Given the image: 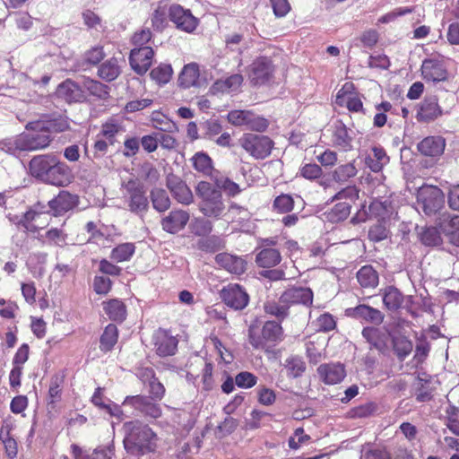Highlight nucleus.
<instances>
[{
  "instance_id": "f257e3e1",
  "label": "nucleus",
  "mask_w": 459,
  "mask_h": 459,
  "mask_svg": "<svg viewBox=\"0 0 459 459\" xmlns=\"http://www.w3.org/2000/svg\"><path fill=\"white\" fill-rule=\"evenodd\" d=\"M124 446L130 455L142 456L157 450L159 437L148 425L128 421L124 424Z\"/></svg>"
},
{
  "instance_id": "f03ea898",
  "label": "nucleus",
  "mask_w": 459,
  "mask_h": 459,
  "mask_svg": "<svg viewBox=\"0 0 459 459\" xmlns=\"http://www.w3.org/2000/svg\"><path fill=\"white\" fill-rule=\"evenodd\" d=\"M199 203V211L206 217L219 219L224 212L226 206L222 199L221 191L212 183L201 181L195 187Z\"/></svg>"
},
{
  "instance_id": "7ed1b4c3",
  "label": "nucleus",
  "mask_w": 459,
  "mask_h": 459,
  "mask_svg": "<svg viewBox=\"0 0 459 459\" xmlns=\"http://www.w3.org/2000/svg\"><path fill=\"white\" fill-rule=\"evenodd\" d=\"M445 205L443 191L435 186H422L417 192L416 209L428 216L438 212Z\"/></svg>"
},
{
  "instance_id": "20e7f679",
  "label": "nucleus",
  "mask_w": 459,
  "mask_h": 459,
  "mask_svg": "<svg viewBox=\"0 0 459 459\" xmlns=\"http://www.w3.org/2000/svg\"><path fill=\"white\" fill-rule=\"evenodd\" d=\"M240 146L256 160L265 159L271 154L273 141L265 135L244 134L239 139Z\"/></svg>"
},
{
  "instance_id": "39448f33",
  "label": "nucleus",
  "mask_w": 459,
  "mask_h": 459,
  "mask_svg": "<svg viewBox=\"0 0 459 459\" xmlns=\"http://www.w3.org/2000/svg\"><path fill=\"white\" fill-rule=\"evenodd\" d=\"M229 123L235 126H245L247 129L264 132L268 121L249 110H232L227 115Z\"/></svg>"
},
{
  "instance_id": "423d86ee",
  "label": "nucleus",
  "mask_w": 459,
  "mask_h": 459,
  "mask_svg": "<svg viewBox=\"0 0 459 459\" xmlns=\"http://www.w3.org/2000/svg\"><path fill=\"white\" fill-rule=\"evenodd\" d=\"M421 74L424 80L432 82H445L448 79L446 61L441 56L425 59L421 65Z\"/></svg>"
},
{
  "instance_id": "0eeeda50",
  "label": "nucleus",
  "mask_w": 459,
  "mask_h": 459,
  "mask_svg": "<svg viewBox=\"0 0 459 459\" xmlns=\"http://www.w3.org/2000/svg\"><path fill=\"white\" fill-rule=\"evenodd\" d=\"M221 298L229 307L234 310L244 309L249 301V296L243 287L230 283L221 290Z\"/></svg>"
},
{
  "instance_id": "6e6552de",
  "label": "nucleus",
  "mask_w": 459,
  "mask_h": 459,
  "mask_svg": "<svg viewBox=\"0 0 459 459\" xmlns=\"http://www.w3.org/2000/svg\"><path fill=\"white\" fill-rule=\"evenodd\" d=\"M169 17L177 29L187 33L193 32L199 23L189 9L179 4H173L169 8Z\"/></svg>"
},
{
  "instance_id": "1a4fd4ad",
  "label": "nucleus",
  "mask_w": 459,
  "mask_h": 459,
  "mask_svg": "<svg viewBox=\"0 0 459 459\" xmlns=\"http://www.w3.org/2000/svg\"><path fill=\"white\" fill-rule=\"evenodd\" d=\"M124 195L129 198L130 211L133 212H142L148 205L147 198L144 195L142 186L134 179H130L123 184Z\"/></svg>"
},
{
  "instance_id": "9d476101",
  "label": "nucleus",
  "mask_w": 459,
  "mask_h": 459,
  "mask_svg": "<svg viewBox=\"0 0 459 459\" xmlns=\"http://www.w3.org/2000/svg\"><path fill=\"white\" fill-rule=\"evenodd\" d=\"M282 329L280 324L274 321L266 322L262 329V338L255 337L252 329L249 330V342L256 349H263L265 342H277L281 339Z\"/></svg>"
},
{
  "instance_id": "9b49d317",
  "label": "nucleus",
  "mask_w": 459,
  "mask_h": 459,
  "mask_svg": "<svg viewBox=\"0 0 459 459\" xmlns=\"http://www.w3.org/2000/svg\"><path fill=\"white\" fill-rule=\"evenodd\" d=\"M313 291L310 288L294 286L287 289L281 295V302L287 304L289 307L292 305L309 307L313 302Z\"/></svg>"
},
{
  "instance_id": "f8f14e48",
  "label": "nucleus",
  "mask_w": 459,
  "mask_h": 459,
  "mask_svg": "<svg viewBox=\"0 0 459 459\" xmlns=\"http://www.w3.org/2000/svg\"><path fill=\"white\" fill-rule=\"evenodd\" d=\"M355 132L348 128L342 121L334 122L333 126L332 143L336 148L348 152L353 148Z\"/></svg>"
},
{
  "instance_id": "ddd939ff",
  "label": "nucleus",
  "mask_w": 459,
  "mask_h": 459,
  "mask_svg": "<svg viewBox=\"0 0 459 459\" xmlns=\"http://www.w3.org/2000/svg\"><path fill=\"white\" fill-rule=\"evenodd\" d=\"M123 405H130L146 417L157 419L161 416V409L160 405L152 402L150 398L145 396H127L125 399Z\"/></svg>"
},
{
  "instance_id": "4468645a",
  "label": "nucleus",
  "mask_w": 459,
  "mask_h": 459,
  "mask_svg": "<svg viewBox=\"0 0 459 459\" xmlns=\"http://www.w3.org/2000/svg\"><path fill=\"white\" fill-rule=\"evenodd\" d=\"M442 113L437 98L429 96L419 104L416 118L419 122L429 123L438 118Z\"/></svg>"
},
{
  "instance_id": "2eb2a0df",
  "label": "nucleus",
  "mask_w": 459,
  "mask_h": 459,
  "mask_svg": "<svg viewBox=\"0 0 459 459\" xmlns=\"http://www.w3.org/2000/svg\"><path fill=\"white\" fill-rule=\"evenodd\" d=\"M154 52L150 47H140L131 50L130 65L134 71L143 74L150 68Z\"/></svg>"
},
{
  "instance_id": "dca6fc26",
  "label": "nucleus",
  "mask_w": 459,
  "mask_h": 459,
  "mask_svg": "<svg viewBox=\"0 0 459 459\" xmlns=\"http://www.w3.org/2000/svg\"><path fill=\"white\" fill-rule=\"evenodd\" d=\"M189 219L190 215L186 211L181 209L172 210L161 220V226L165 231L176 234L186 227Z\"/></svg>"
},
{
  "instance_id": "f3484780",
  "label": "nucleus",
  "mask_w": 459,
  "mask_h": 459,
  "mask_svg": "<svg viewBox=\"0 0 459 459\" xmlns=\"http://www.w3.org/2000/svg\"><path fill=\"white\" fill-rule=\"evenodd\" d=\"M50 215L48 212H38L35 209H30L23 214L20 224L24 227L25 230L36 232L48 225Z\"/></svg>"
},
{
  "instance_id": "a211bd4d",
  "label": "nucleus",
  "mask_w": 459,
  "mask_h": 459,
  "mask_svg": "<svg viewBox=\"0 0 459 459\" xmlns=\"http://www.w3.org/2000/svg\"><path fill=\"white\" fill-rule=\"evenodd\" d=\"M273 65L270 59L261 57L251 65L249 78L254 84H264L273 74Z\"/></svg>"
},
{
  "instance_id": "6ab92c4d",
  "label": "nucleus",
  "mask_w": 459,
  "mask_h": 459,
  "mask_svg": "<svg viewBox=\"0 0 459 459\" xmlns=\"http://www.w3.org/2000/svg\"><path fill=\"white\" fill-rule=\"evenodd\" d=\"M320 379L326 385H335L346 376L344 367L341 363L322 364L317 368Z\"/></svg>"
},
{
  "instance_id": "aec40b11",
  "label": "nucleus",
  "mask_w": 459,
  "mask_h": 459,
  "mask_svg": "<svg viewBox=\"0 0 459 459\" xmlns=\"http://www.w3.org/2000/svg\"><path fill=\"white\" fill-rule=\"evenodd\" d=\"M70 177L68 166L55 157L44 181L54 186H64L70 181Z\"/></svg>"
},
{
  "instance_id": "412c9836",
  "label": "nucleus",
  "mask_w": 459,
  "mask_h": 459,
  "mask_svg": "<svg viewBox=\"0 0 459 459\" xmlns=\"http://www.w3.org/2000/svg\"><path fill=\"white\" fill-rule=\"evenodd\" d=\"M243 81V76L240 74H234L215 81L210 87L209 91L214 95L237 92L240 89Z\"/></svg>"
},
{
  "instance_id": "4be33fe9",
  "label": "nucleus",
  "mask_w": 459,
  "mask_h": 459,
  "mask_svg": "<svg viewBox=\"0 0 459 459\" xmlns=\"http://www.w3.org/2000/svg\"><path fill=\"white\" fill-rule=\"evenodd\" d=\"M167 186L174 198L182 204L193 203L194 196L190 188L180 178L175 176L168 177Z\"/></svg>"
},
{
  "instance_id": "5701e85b",
  "label": "nucleus",
  "mask_w": 459,
  "mask_h": 459,
  "mask_svg": "<svg viewBox=\"0 0 459 459\" xmlns=\"http://www.w3.org/2000/svg\"><path fill=\"white\" fill-rule=\"evenodd\" d=\"M336 104L345 106L350 111H359L362 108V101L353 92V84L346 82L336 95Z\"/></svg>"
},
{
  "instance_id": "b1692460",
  "label": "nucleus",
  "mask_w": 459,
  "mask_h": 459,
  "mask_svg": "<svg viewBox=\"0 0 459 459\" xmlns=\"http://www.w3.org/2000/svg\"><path fill=\"white\" fill-rule=\"evenodd\" d=\"M27 133L0 142V149L12 155H19L22 152H31Z\"/></svg>"
},
{
  "instance_id": "393cba45",
  "label": "nucleus",
  "mask_w": 459,
  "mask_h": 459,
  "mask_svg": "<svg viewBox=\"0 0 459 459\" xmlns=\"http://www.w3.org/2000/svg\"><path fill=\"white\" fill-rule=\"evenodd\" d=\"M27 129L37 130L38 132L27 133L29 136V143L31 146V152L44 149L48 147L51 142V137L42 126L41 123H30L27 125Z\"/></svg>"
},
{
  "instance_id": "a878e982",
  "label": "nucleus",
  "mask_w": 459,
  "mask_h": 459,
  "mask_svg": "<svg viewBox=\"0 0 459 459\" xmlns=\"http://www.w3.org/2000/svg\"><path fill=\"white\" fill-rule=\"evenodd\" d=\"M155 348L160 356L166 357L171 356L175 353L178 347V340L168 333V332L160 330L156 333Z\"/></svg>"
},
{
  "instance_id": "bb28decb",
  "label": "nucleus",
  "mask_w": 459,
  "mask_h": 459,
  "mask_svg": "<svg viewBox=\"0 0 459 459\" xmlns=\"http://www.w3.org/2000/svg\"><path fill=\"white\" fill-rule=\"evenodd\" d=\"M216 263L225 270L234 274H241L246 271V261L238 256L223 253L215 257Z\"/></svg>"
},
{
  "instance_id": "cd10ccee",
  "label": "nucleus",
  "mask_w": 459,
  "mask_h": 459,
  "mask_svg": "<svg viewBox=\"0 0 459 459\" xmlns=\"http://www.w3.org/2000/svg\"><path fill=\"white\" fill-rule=\"evenodd\" d=\"M56 96L68 103L79 102L84 99L82 89L71 80H66L59 84L56 89Z\"/></svg>"
},
{
  "instance_id": "c85d7f7f",
  "label": "nucleus",
  "mask_w": 459,
  "mask_h": 459,
  "mask_svg": "<svg viewBox=\"0 0 459 459\" xmlns=\"http://www.w3.org/2000/svg\"><path fill=\"white\" fill-rule=\"evenodd\" d=\"M71 449L74 459H113L114 455V451L109 446H99L90 452L74 444Z\"/></svg>"
},
{
  "instance_id": "c756f323",
  "label": "nucleus",
  "mask_w": 459,
  "mask_h": 459,
  "mask_svg": "<svg viewBox=\"0 0 459 459\" xmlns=\"http://www.w3.org/2000/svg\"><path fill=\"white\" fill-rule=\"evenodd\" d=\"M55 157L54 155H39L34 157L29 164L30 174L44 181Z\"/></svg>"
},
{
  "instance_id": "7c9ffc66",
  "label": "nucleus",
  "mask_w": 459,
  "mask_h": 459,
  "mask_svg": "<svg viewBox=\"0 0 459 459\" xmlns=\"http://www.w3.org/2000/svg\"><path fill=\"white\" fill-rule=\"evenodd\" d=\"M445 146V140L442 137L429 136L418 144V150L425 156L437 157L443 153Z\"/></svg>"
},
{
  "instance_id": "2f4dec72",
  "label": "nucleus",
  "mask_w": 459,
  "mask_h": 459,
  "mask_svg": "<svg viewBox=\"0 0 459 459\" xmlns=\"http://www.w3.org/2000/svg\"><path fill=\"white\" fill-rule=\"evenodd\" d=\"M49 207L54 211L55 215H60L72 210L77 204V196L68 192H61L56 198L49 201Z\"/></svg>"
},
{
  "instance_id": "473e14b6",
  "label": "nucleus",
  "mask_w": 459,
  "mask_h": 459,
  "mask_svg": "<svg viewBox=\"0 0 459 459\" xmlns=\"http://www.w3.org/2000/svg\"><path fill=\"white\" fill-rule=\"evenodd\" d=\"M389 162V157L380 146H374L366 157V164L373 172H379Z\"/></svg>"
},
{
  "instance_id": "72a5a7b5",
  "label": "nucleus",
  "mask_w": 459,
  "mask_h": 459,
  "mask_svg": "<svg viewBox=\"0 0 459 459\" xmlns=\"http://www.w3.org/2000/svg\"><path fill=\"white\" fill-rule=\"evenodd\" d=\"M64 377L54 375L49 383L48 393L47 396L48 406L55 409L56 403L61 401L63 393Z\"/></svg>"
},
{
  "instance_id": "f704fd0d",
  "label": "nucleus",
  "mask_w": 459,
  "mask_h": 459,
  "mask_svg": "<svg viewBox=\"0 0 459 459\" xmlns=\"http://www.w3.org/2000/svg\"><path fill=\"white\" fill-rule=\"evenodd\" d=\"M255 262L260 267H273L281 262V254L274 248H264L256 255Z\"/></svg>"
},
{
  "instance_id": "c9c22d12",
  "label": "nucleus",
  "mask_w": 459,
  "mask_h": 459,
  "mask_svg": "<svg viewBox=\"0 0 459 459\" xmlns=\"http://www.w3.org/2000/svg\"><path fill=\"white\" fill-rule=\"evenodd\" d=\"M357 279L364 288H375L378 284V274L370 265L361 267L357 273Z\"/></svg>"
},
{
  "instance_id": "e433bc0d",
  "label": "nucleus",
  "mask_w": 459,
  "mask_h": 459,
  "mask_svg": "<svg viewBox=\"0 0 459 459\" xmlns=\"http://www.w3.org/2000/svg\"><path fill=\"white\" fill-rule=\"evenodd\" d=\"M199 78V68L196 64H188L184 66L178 81L179 84L185 88L194 86Z\"/></svg>"
},
{
  "instance_id": "4c0bfd02",
  "label": "nucleus",
  "mask_w": 459,
  "mask_h": 459,
  "mask_svg": "<svg viewBox=\"0 0 459 459\" xmlns=\"http://www.w3.org/2000/svg\"><path fill=\"white\" fill-rule=\"evenodd\" d=\"M351 204L349 202H339L330 211L325 213L327 221L339 222L345 220L351 213Z\"/></svg>"
},
{
  "instance_id": "58836bf2",
  "label": "nucleus",
  "mask_w": 459,
  "mask_h": 459,
  "mask_svg": "<svg viewBox=\"0 0 459 459\" xmlns=\"http://www.w3.org/2000/svg\"><path fill=\"white\" fill-rule=\"evenodd\" d=\"M120 66L117 58H110L99 68V75L107 82L115 80L120 74Z\"/></svg>"
},
{
  "instance_id": "ea45409f",
  "label": "nucleus",
  "mask_w": 459,
  "mask_h": 459,
  "mask_svg": "<svg viewBox=\"0 0 459 459\" xmlns=\"http://www.w3.org/2000/svg\"><path fill=\"white\" fill-rule=\"evenodd\" d=\"M117 338L118 331L117 326L113 324L108 325L100 337V350L105 352L111 351L117 343Z\"/></svg>"
},
{
  "instance_id": "a19ab883",
  "label": "nucleus",
  "mask_w": 459,
  "mask_h": 459,
  "mask_svg": "<svg viewBox=\"0 0 459 459\" xmlns=\"http://www.w3.org/2000/svg\"><path fill=\"white\" fill-rule=\"evenodd\" d=\"M403 301L402 293L394 287H387L384 290L383 302L389 310H396Z\"/></svg>"
},
{
  "instance_id": "79ce46f5",
  "label": "nucleus",
  "mask_w": 459,
  "mask_h": 459,
  "mask_svg": "<svg viewBox=\"0 0 459 459\" xmlns=\"http://www.w3.org/2000/svg\"><path fill=\"white\" fill-rule=\"evenodd\" d=\"M352 316L373 323H380L383 319L381 312L366 305H360L352 309Z\"/></svg>"
},
{
  "instance_id": "37998d69",
  "label": "nucleus",
  "mask_w": 459,
  "mask_h": 459,
  "mask_svg": "<svg viewBox=\"0 0 459 459\" xmlns=\"http://www.w3.org/2000/svg\"><path fill=\"white\" fill-rule=\"evenodd\" d=\"M104 310L113 321H122L126 317V307L118 299H112L105 303Z\"/></svg>"
},
{
  "instance_id": "c03bdc74",
  "label": "nucleus",
  "mask_w": 459,
  "mask_h": 459,
  "mask_svg": "<svg viewBox=\"0 0 459 459\" xmlns=\"http://www.w3.org/2000/svg\"><path fill=\"white\" fill-rule=\"evenodd\" d=\"M67 235L60 229L52 228L45 235H40L39 239L48 245L63 247L66 244Z\"/></svg>"
},
{
  "instance_id": "a18cd8bd",
  "label": "nucleus",
  "mask_w": 459,
  "mask_h": 459,
  "mask_svg": "<svg viewBox=\"0 0 459 459\" xmlns=\"http://www.w3.org/2000/svg\"><path fill=\"white\" fill-rule=\"evenodd\" d=\"M311 325L317 332H329L335 328L336 322L333 316L329 313H324L311 321Z\"/></svg>"
},
{
  "instance_id": "49530a36",
  "label": "nucleus",
  "mask_w": 459,
  "mask_h": 459,
  "mask_svg": "<svg viewBox=\"0 0 459 459\" xmlns=\"http://www.w3.org/2000/svg\"><path fill=\"white\" fill-rule=\"evenodd\" d=\"M357 169L353 163H347L337 167L333 172V178L339 183H343L355 177Z\"/></svg>"
},
{
  "instance_id": "de8ad7c7",
  "label": "nucleus",
  "mask_w": 459,
  "mask_h": 459,
  "mask_svg": "<svg viewBox=\"0 0 459 459\" xmlns=\"http://www.w3.org/2000/svg\"><path fill=\"white\" fill-rule=\"evenodd\" d=\"M153 207L159 212H164L169 209L170 200L165 190L155 188L151 193Z\"/></svg>"
},
{
  "instance_id": "09e8293b",
  "label": "nucleus",
  "mask_w": 459,
  "mask_h": 459,
  "mask_svg": "<svg viewBox=\"0 0 459 459\" xmlns=\"http://www.w3.org/2000/svg\"><path fill=\"white\" fill-rule=\"evenodd\" d=\"M194 168L205 175H209L212 169V159L204 152H197L192 158Z\"/></svg>"
},
{
  "instance_id": "8fccbe9b",
  "label": "nucleus",
  "mask_w": 459,
  "mask_h": 459,
  "mask_svg": "<svg viewBox=\"0 0 459 459\" xmlns=\"http://www.w3.org/2000/svg\"><path fill=\"white\" fill-rule=\"evenodd\" d=\"M173 70L170 65L161 64L151 72V77L159 84H166L170 80Z\"/></svg>"
},
{
  "instance_id": "3c124183",
  "label": "nucleus",
  "mask_w": 459,
  "mask_h": 459,
  "mask_svg": "<svg viewBox=\"0 0 459 459\" xmlns=\"http://www.w3.org/2000/svg\"><path fill=\"white\" fill-rule=\"evenodd\" d=\"M134 253V246L132 243L118 245L111 252V258L117 262L127 261Z\"/></svg>"
},
{
  "instance_id": "603ef678",
  "label": "nucleus",
  "mask_w": 459,
  "mask_h": 459,
  "mask_svg": "<svg viewBox=\"0 0 459 459\" xmlns=\"http://www.w3.org/2000/svg\"><path fill=\"white\" fill-rule=\"evenodd\" d=\"M289 306L279 301H268L264 304V311L277 318L283 319L289 315Z\"/></svg>"
},
{
  "instance_id": "864d4df0",
  "label": "nucleus",
  "mask_w": 459,
  "mask_h": 459,
  "mask_svg": "<svg viewBox=\"0 0 459 459\" xmlns=\"http://www.w3.org/2000/svg\"><path fill=\"white\" fill-rule=\"evenodd\" d=\"M168 16H169V10H167L165 5H159L152 17V26L158 30H160L166 27L168 24Z\"/></svg>"
},
{
  "instance_id": "5fc2aeb1",
  "label": "nucleus",
  "mask_w": 459,
  "mask_h": 459,
  "mask_svg": "<svg viewBox=\"0 0 459 459\" xmlns=\"http://www.w3.org/2000/svg\"><path fill=\"white\" fill-rule=\"evenodd\" d=\"M82 84L84 89L93 96L104 98L108 95L107 87L100 82L87 78L83 80Z\"/></svg>"
},
{
  "instance_id": "6e6d98bb",
  "label": "nucleus",
  "mask_w": 459,
  "mask_h": 459,
  "mask_svg": "<svg viewBox=\"0 0 459 459\" xmlns=\"http://www.w3.org/2000/svg\"><path fill=\"white\" fill-rule=\"evenodd\" d=\"M191 230L197 236H205L212 231V223L204 218H195L190 224Z\"/></svg>"
},
{
  "instance_id": "4d7b16f0",
  "label": "nucleus",
  "mask_w": 459,
  "mask_h": 459,
  "mask_svg": "<svg viewBox=\"0 0 459 459\" xmlns=\"http://www.w3.org/2000/svg\"><path fill=\"white\" fill-rule=\"evenodd\" d=\"M359 197V190L354 186H349L341 191H339L335 195L333 196L332 201H342L349 202L351 204Z\"/></svg>"
},
{
  "instance_id": "13d9d810",
  "label": "nucleus",
  "mask_w": 459,
  "mask_h": 459,
  "mask_svg": "<svg viewBox=\"0 0 459 459\" xmlns=\"http://www.w3.org/2000/svg\"><path fill=\"white\" fill-rule=\"evenodd\" d=\"M289 374L292 377H299L305 370L306 366L304 361L298 357H291L286 360L285 364Z\"/></svg>"
},
{
  "instance_id": "bf43d9fd",
  "label": "nucleus",
  "mask_w": 459,
  "mask_h": 459,
  "mask_svg": "<svg viewBox=\"0 0 459 459\" xmlns=\"http://www.w3.org/2000/svg\"><path fill=\"white\" fill-rule=\"evenodd\" d=\"M421 242L429 247L438 246L441 243V238L435 228H428L420 234Z\"/></svg>"
},
{
  "instance_id": "052dcab7",
  "label": "nucleus",
  "mask_w": 459,
  "mask_h": 459,
  "mask_svg": "<svg viewBox=\"0 0 459 459\" xmlns=\"http://www.w3.org/2000/svg\"><path fill=\"white\" fill-rule=\"evenodd\" d=\"M310 440V436L304 433V429L302 428H298L293 436H291L289 439V446L291 449H299L303 445L307 444Z\"/></svg>"
},
{
  "instance_id": "680f3d73",
  "label": "nucleus",
  "mask_w": 459,
  "mask_h": 459,
  "mask_svg": "<svg viewBox=\"0 0 459 459\" xmlns=\"http://www.w3.org/2000/svg\"><path fill=\"white\" fill-rule=\"evenodd\" d=\"M257 382V377L247 371L238 373L235 377V383L238 387L250 388Z\"/></svg>"
},
{
  "instance_id": "e2e57ef3",
  "label": "nucleus",
  "mask_w": 459,
  "mask_h": 459,
  "mask_svg": "<svg viewBox=\"0 0 459 459\" xmlns=\"http://www.w3.org/2000/svg\"><path fill=\"white\" fill-rule=\"evenodd\" d=\"M322 169L316 163H307L299 169L300 175L308 180L318 178L322 175Z\"/></svg>"
},
{
  "instance_id": "0e129e2a",
  "label": "nucleus",
  "mask_w": 459,
  "mask_h": 459,
  "mask_svg": "<svg viewBox=\"0 0 459 459\" xmlns=\"http://www.w3.org/2000/svg\"><path fill=\"white\" fill-rule=\"evenodd\" d=\"M394 347L400 359H404L412 351V343L406 338H399L394 342Z\"/></svg>"
},
{
  "instance_id": "69168bd1",
  "label": "nucleus",
  "mask_w": 459,
  "mask_h": 459,
  "mask_svg": "<svg viewBox=\"0 0 459 459\" xmlns=\"http://www.w3.org/2000/svg\"><path fill=\"white\" fill-rule=\"evenodd\" d=\"M122 130V127L114 122H107L102 126L101 134L108 141L109 144L115 142V136Z\"/></svg>"
},
{
  "instance_id": "338daca9",
  "label": "nucleus",
  "mask_w": 459,
  "mask_h": 459,
  "mask_svg": "<svg viewBox=\"0 0 459 459\" xmlns=\"http://www.w3.org/2000/svg\"><path fill=\"white\" fill-rule=\"evenodd\" d=\"M273 206L280 212H288L293 208V199L289 195H279L274 200Z\"/></svg>"
},
{
  "instance_id": "774afa93",
  "label": "nucleus",
  "mask_w": 459,
  "mask_h": 459,
  "mask_svg": "<svg viewBox=\"0 0 459 459\" xmlns=\"http://www.w3.org/2000/svg\"><path fill=\"white\" fill-rule=\"evenodd\" d=\"M387 236H388V230L381 223H377V224L373 225L372 227H370V229L368 230V238L370 240H372L374 242L381 241V240L386 238Z\"/></svg>"
}]
</instances>
